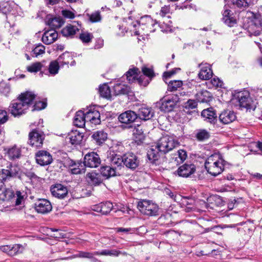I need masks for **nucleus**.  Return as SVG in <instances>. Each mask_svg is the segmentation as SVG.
<instances>
[{
	"instance_id": "obj_49",
	"label": "nucleus",
	"mask_w": 262,
	"mask_h": 262,
	"mask_svg": "<svg viewBox=\"0 0 262 262\" xmlns=\"http://www.w3.org/2000/svg\"><path fill=\"white\" fill-rule=\"evenodd\" d=\"M10 256H13L18 253H20L24 250V247L22 245L19 244H15L11 246Z\"/></svg>"
},
{
	"instance_id": "obj_63",
	"label": "nucleus",
	"mask_w": 262,
	"mask_h": 262,
	"mask_svg": "<svg viewBox=\"0 0 262 262\" xmlns=\"http://www.w3.org/2000/svg\"><path fill=\"white\" fill-rule=\"evenodd\" d=\"M10 90V87L7 85H5L4 86H0V92L6 96L9 93Z\"/></svg>"
},
{
	"instance_id": "obj_54",
	"label": "nucleus",
	"mask_w": 262,
	"mask_h": 262,
	"mask_svg": "<svg viewBox=\"0 0 262 262\" xmlns=\"http://www.w3.org/2000/svg\"><path fill=\"white\" fill-rule=\"evenodd\" d=\"M90 20L92 23L99 21L101 19V16L99 12H95L89 15Z\"/></svg>"
},
{
	"instance_id": "obj_37",
	"label": "nucleus",
	"mask_w": 262,
	"mask_h": 262,
	"mask_svg": "<svg viewBox=\"0 0 262 262\" xmlns=\"http://www.w3.org/2000/svg\"><path fill=\"white\" fill-rule=\"evenodd\" d=\"M121 253V252L120 251L116 250L115 249H105L102 250L101 252L96 251L95 252V254L96 255H105V256H115L117 257Z\"/></svg>"
},
{
	"instance_id": "obj_51",
	"label": "nucleus",
	"mask_w": 262,
	"mask_h": 262,
	"mask_svg": "<svg viewBox=\"0 0 262 262\" xmlns=\"http://www.w3.org/2000/svg\"><path fill=\"white\" fill-rule=\"evenodd\" d=\"M93 37V35L88 32H83L80 34L79 38L83 42L88 43L90 42Z\"/></svg>"
},
{
	"instance_id": "obj_30",
	"label": "nucleus",
	"mask_w": 262,
	"mask_h": 262,
	"mask_svg": "<svg viewBox=\"0 0 262 262\" xmlns=\"http://www.w3.org/2000/svg\"><path fill=\"white\" fill-rule=\"evenodd\" d=\"M115 95L128 94L130 91V88L125 84L117 83L114 86Z\"/></svg>"
},
{
	"instance_id": "obj_1",
	"label": "nucleus",
	"mask_w": 262,
	"mask_h": 262,
	"mask_svg": "<svg viewBox=\"0 0 262 262\" xmlns=\"http://www.w3.org/2000/svg\"><path fill=\"white\" fill-rule=\"evenodd\" d=\"M35 98V95L31 92L21 93L16 100L12 101L9 106V111L14 116L25 114Z\"/></svg>"
},
{
	"instance_id": "obj_20",
	"label": "nucleus",
	"mask_w": 262,
	"mask_h": 262,
	"mask_svg": "<svg viewBox=\"0 0 262 262\" xmlns=\"http://www.w3.org/2000/svg\"><path fill=\"white\" fill-rule=\"evenodd\" d=\"M83 138V135L79 131L72 130L67 136L66 139L69 140L73 145L80 144Z\"/></svg>"
},
{
	"instance_id": "obj_7",
	"label": "nucleus",
	"mask_w": 262,
	"mask_h": 262,
	"mask_svg": "<svg viewBox=\"0 0 262 262\" xmlns=\"http://www.w3.org/2000/svg\"><path fill=\"white\" fill-rule=\"evenodd\" d=\"M19 172V168L16 166L10 164L7 166V169H0V183L4 184L11 179L17 177Z\"/></svg>"
},
{
	"instance_id": "obj_15",
	"label": "nucleus",
	"mask_w": 262,
	"mask_h": 262,
	"mask_svg": "<svg viewBox=\"0 0 262 262\" xmlns=\"http://www.w3.org/2000/svg\"><path fill=\"white\" fill-rule=\"evenodd\" d=\"M236 119V116L233 111L224 110L220 114L219 119L223 124H228Z\"/></svg>"
},
{
	"instance_id": "obj_56",
	"label": "nucleus",
	"mask_w": 262,
	"mask_h": 262,
	"mask_svg": "<svg viewBox=\"0 0 262 262\" xmlns=\"http://www.w3.org/2000/svg\"><path fill=\"white\" fill-rule=\"evenodd\" d=\"M8 120L7 112L4 110H0V124H4Z\"/></svg>"
},
{
	"instance_id": "obj_62",
	"label": "nucleus",
	"mask_w": 262,
	"mask_h": 262,
	"mask_svg": "<svg viewBox=\"0 0 262 262\" xmlns=\"http://www.w3.org/2000/svg\"><path fill=\"white\" fill-rule=\"evenodd\" d=\"M170 8L168 6H165L161 8L159 15L162 17H164L169 12Z\"/></svg>"
},
{
	"instance_id": "obj_61",
	"label": "nucleus",
	"mask_w": 262,
	"mask_h": 262,
	"mask_svg": "<svg viewBox=\"0 0 262 262\" xmlns=\"http://www.w3.org/2000/svg\"><path fill=\"white\" fill-rule=\"evenodd\" d=\"M142 71L144 75L149 77H152L154 75L153 70L150 68L144 67L142 68Z\"/></svg>"
},
{
	"instance_id": "obj_23",
	"label": "nucleus",
	"mask_w": 262,
	"mask_h": 262,
	"mask_svg": "<svg viewBox=\"0 0 262 262\" xmlns=\"http://www.w3.org/2000/svg\"><path fill=\"white\" fill-rule=\"evenodd\" d=\"M107 160L110 163V166L116 171L117 168L120 169L122 164H123V156L112 154L107 157Z\"/></svg>"
},
{
	"instance_id": "obj_24",
	"label": "nucleus",
	"mask_w": 262,
	"mask_h": 262,
	"mask_svg": "<svg viewBox=\"0 0 262 262\" xmlns=\"http://www.w3.org/2000/svg\"><path fill=\"white\" fill-rule=\"evenodd\" d=\"M58 37V33L54 30H49L46 31L42 36V42L46 45L53 43Z\"/></svg>"
},
{
	"instance_id": "obj_32",
	"label": "nucleus",
	"mask_w": 262,
	"mask_h": 262,
	"mask_svg": "<svg viewBox=\"0 0 262 262\" xmlns=\"http://www.w3.org/2000/svg\"><path fill=\"white\" fill-rule=\"evenodd\" d=\"M231 3L235 8L244 10L252 4V0H231Z\"/></svg>"
},
{
	"instance_id": "obj_46",
	"label": "nucleus",
	"mask_w": 262,
	"mask_h": 262,
	"mask_svg": "<svg viewBox=\"0 0 262 262\" xmlns=\"http://www.w3.org/2000/svg\"><path fill=\"white\" fill-rule=\"evenodd\" d=\"M101 206L102 214H106L108 213L113 209V205L110 202L101 203Z\"/></svg>"
},
{
	"instance_id": "obj_21",
	"label": "nucleus",
	"mask_w": 262,
	"mask_h": 262,
	"mask_svg": "<svg viewBox=\"0 0 262 262\" xmlns=\"http://www.w3.org/2000/svg\"><path fill=\"white\" fill-rule=\"evenodd\" d=\"M137 114V117L141 120L146 121L153 117L154 113L151 108L142 106L139 109Z\"/></svg>"
},
{
	"instance_id": "obj_64",
	"label": "nucleus",
	"mask_w": 262,
	"mask_h": 262,
	"mask_svg": "<svg viewBox=\"0 0 262 262\" xmlns=\"http://www.w3.org/2000/svg\"><path fill=\"white\" fill-rule=\"evenodd\" d=\"M62 15L66 18H73L75 17V15L70 11L63 10L62 11Z\"/></svg>"
},
{
	"instance_id": "obj_40",
	"label": "nucleus",
	"mask_w": 262,
	"mask_h": 262,
	"mask_svg": "<svg viewBox=\"0 0 262 262\" xmlns=\"http://www.w3.org/2000/svg\"><path fill=\"white\" fill-rule=\"evenodd\" d=\"M210 97V93L207 90H202L196 94V98L201 102H207Z\"/></svg>"
},
{
	"instance_id": "obj_18",
	"label": "nucleus",
	"mask_w": 262,
	"mask_h": 262,
	"mask_svg": "<svg viewBox=\"0 0 262 262\" xmlns=\"http://www.w3.org/2000/svg\"><path fill=\"white\" fill-rule=\"evenodd\" d=\"M201 116L205 121L212 124H215L217 122V116L215 111L212 107L204 110L201 113Z\"/></svg>"
},
{
	"instance_id": "obj_10",
	"label": "nucleus",
	"mask_w": 262,
	"mask_h": 262,
	"mask_svg": "<svg viewBox=\"0 0 262 262\" xmlns=\"http://www.w3.org/2000/svg\"><path fill=\"white\" fill-rule=\"evenodd\" d=\"M140 160L133 153H126L123 155V164L128 168L134 170L140 165Z\"/></svg>"
},
{
	"instance_id": "obj_52",
	"label": "nucleus",
	"mask_w": 262,
	"mask_h": 262,
	"mask_svg": "<svg viewBox=\"0 0 262 262\" xmlns=\"http://www.w3.org/2000/svg\"><path fill=\"white\" fill-rule=\"evenodd\" d=\"M45 48L42 45H38L33 50L32 52L36 57L45 53Z\"/></svg>"
},
{
	"instance_id": "obj_55",
	"label": "nucleus",
	"mask_w": 262,
	"mask_h": 262,
	"mask_svg": "<svg viewBox=\"0 0 262 262\" xmlns=\"http://www.w3.org/2000/svg\"><path fill=\"white\" fill-rule=\"evenodd\" d=\"M184 105V107L186 109H193L196 107L198 103L194 100L189 99Z\"/></svg>"
},
{
	"instance_id": "obj_47",
	"label": "nucleus",
	"mask_w": 262,
	"mask_h": 262,
	"mask_svg": "<svg viewBox=\"0 0 262 262\" xmlns=\"http://www.w3.org/2000/svg\"><path fill=\"white\" fill-rule=\"evenodd\" d=\"M42 67L41 62H37L32 63L31 65L28 66L27 68V70L31 73L37 72L39 71Z\"/></svg>"
},
{
	"instance_id": "obj_9",
	"label": "nucleus",
	"mask_w": 262,
	"mask_h": 262,
	"mask_svg": "<svg viewBox=\"0 0 262 262\" xmlns=\"http://www.w3.org/2000/svg\"><path fill=\"white\" fill-rule=\"evenodd\" d=\"M83 164L85 166L88 167L96 168L100 165L101 159L99 156L96 152H89L84 156Z\"/></svg>"
},
{
	"instance_id": "obj_29",
	"label": "nucleus",
	"mask_w": 262,
	"mask_h": 262,
	"mask_svg": "<svg viewBox=\"0 0 262 262\" xmlns=\"http://www.w3.org/2000/svg\"><path fill=\"white\" fill-rule=\"evenodd\" d=\"M78 31H79V29L76 26L69 24L63 28L61 32L65 37H73Z\"/></svg>"
},
{
	"instance_id": "obj_33",
	"label": "nucleus",
	"mask_w": 262,
	"mask_h": 262,
	"mask_svg": "<svg viewBox=\"0 0 262 262\" xmlns=\"http://www.w3.org/2000/svg\"><path fill=\"white\" fill-rule=\"evenodd\" d=\"M157 149V148H156V146L155 147V148H150L148 150L147 153L148 159L152 164H156V161H158L160 158V154Z\"/></svg>"
},
{
	"instance_id": "obj_59",
	"label": "nucleus",
	"mask_w": 262,
	"mask_h": 262,
	"mask_svg": "<svg viewBox=\"0 0 262 262\" xmlns=\"http://www.w3.org/2000/svg\"><path fill=\"white\" fill-rule=\"evenodd\" d=\"M52 230L55 232L53 234V236L55 238H66L67 237L66 233H64V232H62L60 230H59L58 229H52Z\"/></svg>"
},
{
	"instance_id": "obj_57",
	"label": "nucleus",
	"mask_w": 262,
	"mask_h": 262,
	"mask_svg": "<svg viewBox=\"0 0 262 262\" xmlns=\"http://www.w3.org/2000/svg\"><path fill=\"white\" fill-rule=\"evenodd\" d=\"M178 157H176V160L178 158L180 159L181 162H183L187 158V155L186 151L184 150L180 149L177 151Z\"/></svg>"
},
{
	"instance_id": "obj_25",
	"label": "nucleus",
	"mask_w": 262,
	"mask_h": 262,
	"mask_svg": "<svg viewBox=\"0 0 262 262\" xmlns=\"http://www.w3.org/2000/svg\"><path fill=\"white\" fill-rule=\"evenodd\" d=\"M231 12V10L226 9L223 13L222 19L229 27H232L236 23V19L233 16V13Z\"/></svg>"
},
{
	"instance_id": "obj_31",
	"label": "nucleus",
	"mask_w": 262,
	"mask_h": 262,
	"mask_svg": "<svg viewBox=\"0 0 262 262\" xmlns=\"http://www.w3.org/2000/svg\"><path fill=\"white\" fill-rule=\"evenodd\" d=\"M87 179L89 183L92 185H98L102 182L100 176L95 172L89 173Z\"/></svg>"
},
{
	"instance_id": "obj_34",
	"label": "nucleus",
	"mask_w": 262,
	"mask_h": 262,
	"mask_svg": "<svg viewBox=\"0 0 262 262\" xmlns=\"http://www.w3.org/2000/svg\"><path fill=\"white\" fill-rule=\"evenodd\" d=\"M7 155L10 160H14L20 157L21 150L16 146H14L8 149Z\"/></svg>"
},
{
	"instance_id": "obj_6",
	"label": "nucleus",
	"mask_w": 262,
	"mask_h": 262,
	"mask_svg": "<svg viewBox=\"0 0 262 262\" xmlns=\"http://www.w3.org/2000/svg\"><path fill=\"white\" fill-rule=\"evenodd\" d=\"M138 208L143 214L148 216H156L158 215V206L149 200H143L138 203Z\"/></svg>"
},
{
	"instance_id": "obj_60",
	"label": "nucleus",
	"mask_w": 262,
	"mask_h": 262,
	"mask_svg": "<svg viewBox=\"0 0 262 262\" xmlns=\"http://www.w3.org/2000/svg\"><path fill=\"white\" fill-rule=\"evenodd\" d=\"M211 84L215 87L222 88L223 82L217 77H214L211 80Z\"/></svg>"
},
{
	"instance_id": "obj_3",
	"label": "nucleus",
	"mask_w": 262,
	"mask_h": 262,
	"mask_svg": "<svg viewBox=\"0 0 262 262\" xmlns=\"http://www.w3.org/2000/svg\"><path fill=\"white\" fill-rule=\"evenodd\" d=\"M127 19L128 20H127L126 21L130 27L133 28L138 27L137 29H135V34L137 35L141 33V30L145 32L143 33L144 34L145 33L147 34L148 32H151L154 31L153 28L155 22L150 16L146 15L142 17L139 21L129 22L132 20L131 16H129Z\"/></svg>"
},
{
	"instance_id": "obj_17",
	"label": "nucleus",
	"mask_w": 262,
	"mask_h": 262,
	"mask_svg": "<svg viewBox=\"0 0 262 262\" xmlns=\"http://www.w3.org/2000/svg\"><path fill=\"white\" fill-rule=\"evenodd\" d=\"M52 194L58 199H64L68 195V189L66 187L60 184H57L51 187Z\"/></svg>"
},
{
	"instance_id": "obj_38",
	"label": "nucleus",
	"mask_w": 262,
	"mask_h": 262,
	"mask_svg": "<svg viewBox=\"0 0 262 262\" xmlns=\"http://www.w3.org/2000/svg\"><path fill=\"white\" fill-rule=\"evenodd\" d=\"M99 92L101 97L107 99L111 98V92L110 87L106 84H104L99 87Z\"/></svg>"
},
{
	"instance_id": "obj_4",
	"label": "nucleus",
	"mask_w": 262,
	"mask_h": 262,
	"mask_svg": "<svg viewBox=\"0 0 262 262\" xmlns=\"http://www.w3.org/2000/svg\"><path fill=\"white\" fill-rule=\"evenodd\" d=\"M233 103H236L241 109L245 108L247 110H254L255 105L250 93L247 91L237 92L234 93L232 99Z\"/></svg>"
},
{
	"instance_id": "obj_5",
	"label": "nucleus",
	"mask_w": 262,
	"mask_h": 262,
	"mask_svg": "<svg viewBox=\"0 0 262 262\" xmlns=\"http://www.w3.org/2000/svg\"><path fill=\"white\" fill-rule=\"evenodd\" d=\"M178 144V141L172 137L167 135L163 136L159 140L156 148L159 152L165 154L172 150Z\"/></svg>"
},
{
	"instance_id": "obj_50",
	"label": "nucleus",
	"mask_w": 262,
	"mask_h": 262,
	"mask_svg": "<svg viewBox=\"0 0 262 262\" xmlns=\"http://www.w3.org/2000/svg\"><path fill=\"white\" fill-rule=\"evenodd\" d=\"M94 255H96L95 254V252L94 253H91L84 251H79L78 253L74 255L73 257L86 258L91 259L93 258Z\"/></svg>"
},
{
	"instance_id": "obj_36",
	"label": "nucleus",
	"mask_w": 262,
	"mask_h": 262,
	"mask_svg": "<svg viewBox=\"0 0 262 262\" xmlns=\"http://www.w3.org/2000/svg\"><path fill=\"white\" fill-rule=\"evenodd\" d=\"M64 21L60 17H54L49 19L48 24L52 29L55 30L56 29L60 28L63 24Z\"/></svg>"
},
{
	"instance_id": "obj_41",
	"label": "nucleus",
	"mask_w": 262,
	"mask_h": 262,
	"mask_svg": "<svg viewBox=\"0 0 262 262\" xmlns=\"http://www.w3.org/2000/svg\"><path fill=\"white\" fill-rule=\"evenodd\" d=\"M195 137L199 141H204L210 137V133L205 129H199L197 131Z\"/></svg>"
},
{
	"instance_id": "obj_19",
	"label": "nucleus",
	"mask_w": 262,
	"mask_h": 262,
	"mask_svg": "<svg viewBox=\"0 0 262 262\" xmlns=\"http://www.w3.org/2000/svg\"><path fill=\"white\" fill-rule=\"evenodd\" d=\"M137 118V114L134 111H127L120 114L118 117L120 122L124 124L133 122Z\"/></svg>"
},
{
	"instance_id": "obj_48",
	"label": "nucleus",
	"mask_w": 262,
	"mask_h": 262,
	"mask_svg": "<svg viewBox=\"0 0 262 262\" xmlns=\"http://www.w3.org/2000/svg\"><path fill=\"white\" fill-rule=\"evenodd\" d=\"M2 194H3V197L2 198L3 200H10L13 199L14 196H15L14 191L10 189H5V190H3L1 191Z\"/></svg>"
},
{
	"instance_id": "obj_42",
	"label": "nucleus",
	"mask_w": 262,
	"mask_h": 262,
	"mask_svg": "<svg viewBox=\"0 0 262 262\" xmlns=\"http://www.w3.org/2000/svg\"><path fill=\"white\" fill-rule=\"evenodd\" d=\"M182 85L183 82L181 80H171L168 84L167 90L170 92H174Z\"/></svg>"
},
{
	"instance_id": "obj_12",
	"label": "nucleus",
	"mask_w": 262,
	"mask_h": 262,
	"mask_svg": "<svg viewBox=\"0 0 262 262\" xmlns=\"http://www.w3.org/2000/svg\"><path fill=\"white\" fill-rule=\"evenodd\" d=\"M36 161L37 164L41 166L50 164L52 162V157L47 151L40 150L36 154Z\"/></svg>"
},
{
	"instance_id": "obj_58",
	"label": "nucleus",
	"mask_w": 262,
	"mask_h": 262,
	"mask_svg": "<svg viewBox=\"0 0 262 262\" xmlns=\"http://www.w3.org/2000/svg\"><path fill=\"white\" fill-rule=\"evenodd\" d=\"M47 106V103L43 101H38L35 102L34 105V108L33 111L37 110L39 111L42 109L45 108Z\"/></svg>"
},
{
	"instance_id": "obj_35",
	"label": "nucleus",
	"mask_w": 262,
	"mask_h": 262,
	"mask_svg": "<svg viewBox=\"0 0 262 262\" xmlns=\"http://www.w3.org/2000/svg\"><path fill=\"white\" fill-rule=\"evenodd\" d=\"M100 172L106 179L116 175V171L111 166H102L100 168Z\"/></svg>"
},
{
	"instance_id": "obj_2",
	"label": "nucleus",
	"mask_w": 262,
	"mask_h": 262,
	"mask_svg": "<svg viewBox=\"0 0 262 262\" xmlns=\"http://www.w3.org/2000/svg\"><path fill=\"white\" fill-rule=\"evenodd\" d=\"M225 163V160L220 155L213 154L206 160L205 167L210 174L216 176L223 171Z\"/></svg>"
},
{
	"instance_id": "obj_16",
	"label": "nucleus",
	"mask_w": 262,
	"mask_h": 262,
	"mask_svg": "<svg viewBox=\"0 0 262 262\" xmlns=\"http://www.w3.org/2000/svg\"><path fill=\"white\" fill-rule=\"evenodd\" d=\"M200 71L198 74V77L202 80H208L211 78L213 75L212 71L210 64L205 63L199 64Z\"/></svg>"
},
{
	"instance_id": "obj_53",
	"label": "nucleus",
	"mask_w": 262,
	"mask_h": 262,
	"mask_svg": "<svg viewBox=\"0 0 262 262\" xmlns=\"http://www.w3.org/2000/svg\"><path fill=\"white\" fill-rule=\"evenodd\" d=\"M72 164H71V166H75V167H74V168H72L71 169L72 173L77 174H79V173L84 172V168H80L79 167V165H81L80 164H79V165L77 166V164L75 163V162L72 161Z\"/></svg>"
},
{
	"instance_id": "obj_28",
	"label": "nucleus",
	"mask_w": 262,
	"mask_h": 262,
	"mask_svg": "<svg viewBox=\"0 0 262 262\" xmlns=\"http://www.w3.org/2000/svg\"><path fill=\"white\" fill-rule=\"evenodd\" d=\"M129 127L132 129L133 135L136 139L140 142L144 139L145 135L144 134L143 126L142 125L135 126L130 125Z\"/></svg>"
},
{
	"instance_id": "obj_14",
	"label": "nucleus",
	"mask_w": 262,
	"mask_h": 262,
	"mask_svg": "<svg viewBox=\"0 0 262 262\" xmlns=\"http://www.w3.org/2000/svg\"><path fill=\"white\" fill-rule=\"evenodd\" d=\"M195 166L193 164H184L177 170L178 174L182 177L187 178L194 173Z\"/></svg>"
},
{
	"instance_id": "obj_26",
	"label": "nucleus",
	"mask_w": 262,
	"mask_h": 262,
	"mask_svg": "<svg viewBox=\"0 0 262 262\" xmlns=\"http://www.w3.org/2000/svg\"><path fill=\"white\" fill-rule=\"evenodd\" d=\"M86 118L87 120L95 124H98L100 123V115L98 111L92 109L89 110L85 113Z\"/></svg>"
},
{
	"instance_id": "obj_22",
	"label": "nucleus",
	"mask_w": 262,
	"mask_h": 262,
	"mask_svg": "<svg viewBox=\"0 0 262 262\" xmlns=\"http://www.w3.org/2000/svg\"><path fill=\"white\" fill-rule=\"evenodd\" d=\"M91 138L98 145H101L107 139V134L103 130H99L93 133Z\"/></svg>"
},
{
	"instance_id": "obj_43",
	"label": "nucleus",
	"mask_w": 262,
	"mask_h": 262,
	"mask_svg": "<svg viewBox=\"0 0 262 262\" xmlns=\"http://www.w3.org/2000/svg\"><path fill=\"white\" fill-rule=\"evenodd\" d=\"M71 59L72 57L70 54L68 52H65L59 56L57 60L59 63L63 65L68 64L70 62V60Z\"/></svg>"
},
{
	"instance_id": "obj_11",
	"label": "nucleus",
	"mask_w": 262,
	"mask_h": 262,
	"mask_svg": "<svg viewBox=\"0 0 262 262\" xmlns=\"http://www.w3.org/2000/svg\"><path fill=\"white\" fill-rule=\"evenodd\" d=\"M35 209L38 213L46 214L52 210L51 203L46 199H38L35 203Z\"/></svg>"
},
{
	"instance_id": "obj_27",
	"label": "nucleus",
	"mask_w": 262,
	"mask_h": 262,
	"mask_svg": "<svg viewBox=\"0 0 262 262\" xmlns=\"http://www.w3.org/2000/svg\"><path fill=\"white\" fill-rule=\"evenodd\" d=\"M86 120L87 119L86 118L85 113L79 111L75 114L73 119V123L77 127H82L85 125Z\"/></svg>"
},
{
	"instance_id": "obj_44",
	"label": "nucleus",
	"mask_w": 262,
	"mask_h": 262,
	"mask_svg": "<svg viewBox=\"0 0 262 262\" xmlns=\"http://www.w3.org/2000/svg\"><path fill=\"white\" fill-rule=\"evenodd\" d=\"M59 62L57 60L52 61L50 62L49 67V72L52 75L56 74L59 70Z\"/></svg>"
},
{
	"instance_id": "obj_13",
	"label": "nucleus",
	"mask_w": 262,
	"mask_h": 262,
	"mask_svg": "<svg viewBox=\"0 0 262 262\" xmlns=\"http://www.w3.org/2000/svg\"><path fill=\"white\" fill-rule=\"evenodd\" d=\"M180 101L178 96H172L170 99H165L161 104V110L169 112L173 110L177 103Z\"/></svg>"
},
{
	"instance_id": "obj_8",
	"label": "nucleus",
	"mask_w": 262,
	"mask_h": 262,
	"mask_svg": "<svg viewBox=\"0 0 262 262\" xmlns=\"http://www.w3.org/2000/svg\"><path fill=\"white\" fill-rule=\"evenodd\" d=\"M44 134L37 129H33L29 135V144L35 147L42 146L44 140Z\"/></svg>"
},
{
	"instance_id": "obj_39",
	"label": "nucleus",
	"mask_w": 262,
	"mask_h": 262,
	"mask_svg": "<svg viewBox=\"0 0 262 262\" xmlns=\"http://www.w3.org/2000/svg\"><path fill=\"white\" fill-rule=\"evenodd\" d=\"M139 69L138 68H134L129 69L126 73V79L129 83L134 82L137 80L138 72Z\"/></svg>"
},
{
	"instance_id": "obj_45",
	"label": "nucleus",
	"mask_w": 262,
	"mask_h": 262,
	"mask_svg": "<svg viewBox=\"0 0 262 262\" xmlns=\"http://www.w3.org/2000/svg\"><path fill=\"white\" fill-rule=\"evenodd\" d=\"M14 194L15 196L13 198H16L15 205H19L21 204L22 202L24 201L26 193L24 191H16Z\"/></svg>"
}]
</instances>
